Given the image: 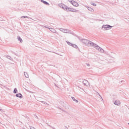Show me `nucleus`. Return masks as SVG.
I'll use <instances>...</instances> for the list:
<instances>
[{
	"instance_id": "obj_1",
	"label": "nucleus",
	"mask_w": 129,
	"mask_h": 129,
	"mask_svg": "<svg viewBox=\"0 0 129 129\" xmlns=\"http://www.w3.org/2000/svg\"><path fill=\"white\" fill-rule=\"evenodd\" d=\"M81 42L83 43V44H85L86 46L91 47L92 45L93 42L89 41L87 39H82Z\"/></svg>"
},
{
	"instance_id": "obj_2",
	"label": "nucleus",
	"mask_w": 129,
	"mask_h": 129,
	"mask_svg": "<svg viewBox=\"0 0 129 129\" xmlns=\"http://www.w3.org/2000/svg\"><path fill=\"white\" fill-rule=\"evenodd\" d=\"M59 30L60 31V32H62V33H64L65 34H72L71 30L69 29L60 28Z\"/></svg>"
},
{
	"instance_id": "obj_3",
	"label": "nucleus",
	"mask_w": 129,
	"mask_h": 129,
	"mask_svg": "<svg viewBox=\"0 0 129 129\" xmlns=\"http://www.w3.org/2000/svg\"><path fill=\"white\" fill-rule=\"evenodd\" d=\"M112 28V26L109 25H103L102 26V29H104V31H107L108 30H110Z\"/></svg>"
},
{
	"instance_id": "obj_4",
	"label": "nucleus",
	"mask_w": 129,
	"mask_h": 129,
	"mask_svg": "<svg viewBox=\"0 0 129 129\" xmlns=\"http://www.w3.org/2000/svg\"><path fill=\"white\" fill-rule=\"evenodd\" d=\"M67 12H72L73 13H78V12H79V10L74 9L73 8H69L68 7V8H67Z\"/></svg>"
},
{
	"instance_id": "obj_5",
	"label": "nucleus",
	"mask_w": 129,
	"mask_h": 129,
	"mask_svg": "<svg viewBox=\"0 0 129 129\" xmlns=\"http://www.w3.org/2000/svg\"><path fill=\"white\" fill-rule=\"evenodd\" d=\"M91 47H93V48H95L96 49V50H98V51L100 48V47L99 46H98V45H97L93 42V43H92V45H91Z\"/></svg>"
},
{
	"instance_id": "obj_6",
	"label": "nucleus",
	"mask_w": 129,
	"mask_h": 129,
	"mask_svg": "<svg viewBox=\"0 0 129 129\" xmlns=\"http://www.w3.org/2000/svg\"><path fill=\"white\" fill-rule=\"evenodd\" d=\"M58 6L59 8H61L63 10H64V11H67L68 6H66L64 4H59Z\"/></svg>"
},
{
	"instance_id": "obj_7",
	"label": "nucleus",
	"mask_w": 129,
	"mask_h": 129,
	"mask_svg": "<svg viewBox=\"0 0 129 129\" xmlns=\"http://www.w3.org/2000/svg\"><path fill=\"white\" fill-rule=\"evenodd\" d=\"M82 83L85 85V86H89V82H88V81L86 80H84Z\"/></svg>"
},
{
	"instance_id": "obj_8",
	"label": "nucleus",
	"mask_w": 129,
	"mask_h": 129,
	"mask_svg": "<svg viewBox=\"0 0 129 129\" xmlns=\"http://www.w3.org/2000/svg\"><path fill=\"white\" fill-rule=\"evenodd\" d=\"M114 104H115V105H120V102L118 100H116L114 102Z\"/></svg>"
},
{
	"instance_id": "obj_9",
	"label": "nucleus",
	"mask_w": 129,
	"mask_h": 129,
	"mask_svg": "<svg viewBox=\"0 0 129 129\" xmlns=\"http://www.w3.org/2000/svg\"><path fill=\"white\" fill-rule=\"evenodd\" d=\"M16 97H19V98H23V95L21 93L17 94L16 95Z\"/></svg>"
},
{
	"instance_id": "obj_10",
	"label": "nucleus",
	"mask_w": 129,
	"mask_h": 129,
	"mask_svg": "<svg viewBox=\"0 0 129 129\" xmlns=\"http://www.w3.org/2000/svg\"><path fill=\"white\" fill-rule=\"evenodd\" d=\"M48 29L50 30V31L52 32V33H57V31L54 28H48Z\"/></svg>"
},
{
	"instance_id": "obj_11",
	"label": "nucleus",
	"mask_w": 129,
	"mask_h": 129,
	"mask_svg": "<svg viewBox=\"0 0 129 129\" xmlns=\"http://www.w3.org/2000/svg\"><path fill=\"white\" fill-rule=\"evenodd\" d=\"M41 3H43V4H44V5H46L47 6L50 5V4L48 2H47L44 0H41Z\"/></svg>"
},
{
	"instance_id": "obj_12",
	"label": "nucleus",
	"mask_w": 129,
	"mask_h": 129,
	"mask_svg": "<svg viewBox=\"0 0 129 129\" xmlns=\"http://www.w3.org/2000/svg\"><path fill=\"white\" fill-rule=\"evenodd\" d=\"M73 6H74V7H78L79 5L77 3V2L74 1Z\"/></svg>"
},
{
	"instance_id": "obj_13",
	"label": "nucleus",
	"mask_w": 129,
	"mask_h": 129,
	"mask_svg": "<svg viewBox=\"0 0 129 129\" xmlns=\"http://www.w3.org/2000/svg\"><path fill=\"white\" fill-rule=\"evenodd\" d=\"M98 51L99 52H100V53H104V50H103L101 47H100Z\"/></svg>"
},
{
	"instance_id": "obj_14",
	"label": "nucleus",
	"mask_w": 129,
	"mask_h": 129,
	"mask_svg": "<svg viewBox=\"0 0 129 129\" xmlns=\"http://www.w3.org/2000/svg\"><path fill=\"white\" fill-rule=\"evenodd\" d=\"M72 99L76 102V103H78V100H76L74 97H72Z\"/></svg>"
},
{
	"instance_id": "obj_15",
	"label": "nucleus",
	"mask_w": 129,
	"mask_h": 129,
	"mask_svg": "<svg viewBox=\"0 0 129 129\" xmlns=\"http://www.w3.org/2000/svg\"><path fill=\"white\" fill-rule=\"evenodd\" d=\"M18 41H20V43H23V39L21 38V37L18 36L17 38Z\"/></svg>"
},
{
	"instance_id": "obj_16",
	"label": "nucleus",
	"mask_w": 129,
	"mask_h": 129,
	"mask_svg": "<svg viewBox=\"0 0 129 129\" xmlns=\"http://www.w3.org/2000/svg\"><path fill=\"white\" fill-rule=\"evenodd\" d=\"M24 75L26 78H29V74L27 72H24Z\"/></svg>"
},
{
	"instance_id": "obj_17",
	"label": "nucleus",
	"mask_w": 129,
	"mask_h": 129,
	"mask_svg": "<svg viewBox=\"0 0 129 129\" xmlns=\"http://www.w3.org/2000/svg\"><path fill=\"white\" fill-rule=\"evenodd\" d=\"M7 58L9 59V60H11V61H13V58L11 57L10 55H7Z\"/></svg>"
},
{
	"instance_id": "obj_18",
	"label": "nucleus",
	"mask_w": 129,
	"mask_h": 129,
	"mask_svg": "<svg viewBox=\"0 0 129 129\" xmlns=\"http://www.w3.org/2000/svg\"><path fill=\"white\" fill-rule=\"evenodd\" d=\"M88 11H90V12H93L94 11L92 8L90 7H88Z\"/></svg>"
},
{
	"instance_id": "obj_19",
	"label": "nucleus",
	"mask_w": 129,
	"mask_h": 129,
	"mask_svg": "<svg viewBox=\"0 0 129 129\" xmlns=\"http://www.w3.org/2000/svg\"><path fill=\"white\" fill-rule=\"evenodd\" d=\"M72 47H74V48H75L76 49H77L78 48V46H77V45L74 44H73V46Z\"/></svg>"
},
{
	"instance_id": "obj_20",
	"label": "nucleus",
	"mask_w": 129,
	"mask_h": 129,
	"mask_svg": "<svg viewBox=\"0 0 129 129\" xmlns=\"http://www.w3.org/2000/svg\"><path fill=\"white\" fill-rule=\"evenodd\" d=\"M68 2H69V3H70V4H71L72 5H73V3H74V1H73V0H68Z\"/></svg>"
},
{
	"instance_id": "obj_21",
	"label": "nucleus",
	"mask_w": 129,
	"mask_h": 129,
	"mask_svg": "<svg viewBox=\"0 0 129 129\" xmlns=\"http://www.w3.org/2000/svg\"><path fill=\"white\" fill-rule=\"evenodd\" d=\"M17 92H18V90L15 88L14 90V93L16 94Z\"/></svg>"
},
{
	"instance_id": "obj_22",
	"label": "nucleus",
	"mask_w": 129,
	"mask_h": 129,
	"mask_svg": "<svg viewBox=\"0 0 129 129\" xmlns=\"http://www.w3.org/2000/svg\"><path fill=\"white\" fill-rule=\"evenodd\" d=\"M41 102H42V103H43L44 104H47V105H49V104L46 102L41 101Z\"/></svg>"
},
{
	"instance_id": "obj_23",
	"label": "nucleus",
	"mask_w": 129,
	"mask_h": 129,
	"mask_svg": "<svg viewBox=\"0 0 129 129\" xmlns=\"http://www.w3.org/2000/svg\"><path fill=\"white\" fill-rule=\"evenodd\" d=\"M68 45H69L70 46H73V44H72V43L71 42H68Z\"/></svg>"
},
{
	"instance_id": "obj_24",
	"label": "nucleus",
	"mask_w": 129,
	"mask_h": 129,
	"mask_svg": "<svg viewBox=\"0 0 129 129\" xmlns=\"http://www.w3.org/2000/svg\"><path fill=\"white\" fill-rule=\"evenodd\" d=\"M91 5H92V6H93L94 7H96V4L91 3Z\"/></svg>"
},
{
	"instance_id": "obj_25",
	"label": "nucleus",
	"mask_w": 129,
	"mask_h": 129,
	"mask_svg": "<svg viewBox=\"0 0 129 129\" xmlns=\"http://www.w3.org/2000/svg\"><path fill=\"white\" fill-rule=\"evenodd\" d=\"M86 64L87 65V66L88 67H90V64L89 63H86Z\"/></svg>"
},
{
	"instance_id": "obj_26",
	"label": "nucleus",
	"mask_w": 129,
	"mask_h": 129,
	"mask_svg": "<svg viewBox=\"0 0 129 129\" xmlns=\"http://www.w3.org/2000/svg\"><path fill=\"white\" fill-rule=\"evenodd\" d=\"M21 18V19H25V18H26V17H25V16H22Z\"/></svg>"
},
{
	"instance_id": "obj_27",
	"label": "nucleus",
	"mask_w": 129,
	"mask_h": 129,
	"mask_svg": "<svg viewBox=\"0 0 129 129\" xmlns=\"http://www.w3.org/2000/svg\"><path fill=\"white\" fill-rule=\"evenodd\" d=\"M28 18H30V17H28V16H25V19H28Z\"/></svg>"
},
{
	"instance_id": "obj_28",
	"label": "nucleus",
	"mask_w": 129,
	"mask_h": 129,
	"mask_svg": "<svg viewBox=\"0 0 129 129\" xmlns=\"http://www.w3.org/2000/svg\"><path fill=\"white\" fill-rule=\"evenodd\" d=\"M101 99H102V102H103V99L101 97Z\"/></svg>"
},
{
	"instance_id": "obj_29",
	"label": "nucleus",
	"mask_w": 129,
	"mask_h": 129,
	"mask_svg": "<svg viewBox=\"0 0 129 129\" xmlns=\"http://www.w3.org/2000/svg\"><path fill=\"white\" fill-rule=\"evenodd\" d=\"M44 28H46L47 29H49V28L47 27L46 26H44Z\"/></svg>"
},
{
	"instance_id": "obj_30",
	"label": "nucleus",
	"mask_w": 129,
	"mask_h": 129,
	"mask_svg": "<svg viewBox=\"0 0 129 129\" xmlns=\"http://www.w3.org/2000/svg\"><path fill=\"white\" fill-rule=\"evenodd\" d=\"M98 95L100 96V97H101V96L99 94H98Z\"/></svg>"
},
{
	"instance_id": "obj_31",
	"label": "nucleus",
	"mask_w": 129,
	"mask_h": 129,
	"mask_svg": "<svg viewBox=\"0 0 129 129\" xmlns=\"http://www.w3.org/2000/svg\"><path fill=\"white\" fill-rule=\"evenodd\" d=\"M66 129H68V127L67 126H66Z\"/></svg>"
},
{
	"instance_id": "obj_32",
	"label": "nucleus",
	"mask_w": 129,
	"mask_h": 129,
	"mask_svg": "<svg viewBox=\"0 0 129 129\" xmlns=\"http://www.w3.org/2000/svg\"><path fill=\"white\" fill-rule=\"evenodd\" d=\"M30 19L31 20H33V19H32L31 18H30Z\"/></svg>"
},
{
	"instance_id": "obj_33",
	"label": "nucleus",
	"mask_w": 129,
	"mask_h": 129,
	"mask_svg": "<svg viewBox=\"0 0 129 129\" xmlns=\"http://www.w3.org/2000/svg\"><path fill=\"white\" fill-rule=\"evenodd\" d=\"M0 110H2V109H0Z\"/></svg>"
},
{
	"instance_id": "obj_34",
	"label": "nucleus",
	"mask_w": 129,
	"mask_h": 129,
	"mask_svg": "<svg viewBox=\"0 0 129 129\" xmlns=\"http://www.w3.org/2000/svg\"><path fill=\"white\" fill-rule=\"evenodd\" d=\"M128 124L129 125V123H128Z\"/></svg>"
}]
</instances>
